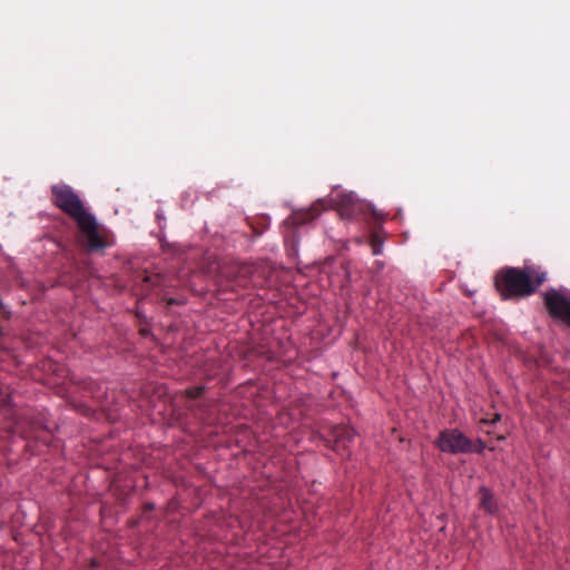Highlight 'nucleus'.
I'll return each mask as SVG.
<instances>
[{
	"label": "nucleus",
	"instance_id": "1",
	"mask_svg": "<svg viewBox=\"0 0 570 570\" xmlns=\"http://www.w3.org/2000/svg\"><path fill=\"white\" fill-rule=\"evenodd\" d=\"M52 204L71 217L86 237L87 248L99 250L107 247V242L99 233L97 219L90 214L78 194L66 184H58L51 187Z\"/></svg>",
	"mask_w": 570,
	"mask_h": 570
},
{
	"label": "nucleus",
	"instance_id": "2",
	"mask_svg": "<svg viewBox=\"0 0 570 570\" xmlns=\"http://www.w3.org/2000/svg\"><path fill=\"white\" fill-rule=\"evenodd\" d=\"M547 273L533 266L508 267L495 276V287L503 298L532 295L546 282Z\"/></svg>",
	"mask_w": 570,
	"mask_h": 570
},
{
	"label": "nucleus",
	"instance_id": "3",
	"mask_svg": "<svg viewBox=\"0 0 570 570\" xmlns=\"http://www.w3.org/2000/svg\"><path fill=\"white\" fill-rule=\"evenodd\" d=\"M436 445L442 452L451 454L470 453L473 450V442L458 429L442 431Z\"/></svg>",
	"mask_w": 570,
	"mask_h": 570
},
{
	"label": "nucleus",
	"instance_id": "4",
	"mask_svg": "<svg viewBox=\"0 0 570 570\" xmlns=\"http://www.w3.org/2000/svg\"><path fill=\"white\" fill-rule=\"evenodd\" d=\"M549 314L570 327V299L560 291L550 288L543 295Z\"/></svg>",
	"mask_w": 570,
	"mask_h": 570
},
{
	"label": "nucleus",
	"instance_id": "5",
	"mask_svg": "<svg viewBox=\"0 0 570 570\" xmlns=\"http://www.w3.org/2000/svg\"><path fill=\"white\" fill-rule=\"evenodd\" d=\"M337 210L344 219H356L364 215L370 205L357 199L352 193H341L335 200Z\"/></svg>",
	"mask_w": 570,
	"mask_h": 570
},
{
	"label": "nucleus",
	"instance_id": "6",
	"mask_svg": "<svg viewBox=\"0 0 570 570\" xmlns=\"http://www.w3.org/2000/svg\"><path fill=\"white\" fill-rule=\"evenodd\" d=\"M354 431L347 425H334L331 428L327 442L332 444V449L342 453L347 451L350 443L354 440Z\"/></svg>",
	"mask_w": 570,
	"mask_h": 570
},
{
	"label": "nucleus",
	"instance_id": "7",
	"mask_svg": "<svg viewBox=\"0 0 570 570\" xmlns=\"http://www.w3.org/2000/svg\"><path fill=\"white\" fill-rule=\"evenodd\" d=\"M326 209L325 200L318 199L307 209H299L292 213V215L287 218V225L292 224L294 226L304 225L308 222L314 220L316 217L321 215L323 210Z\"/></svg>",
	"mask_w": 570,
	"mask_h": 570
},
{
	"label": "nucleus",
	"instance_id": "8",
	"mask_svg": "<svg viewBox=\"0 0 570 570\" xmlns=\"http://www.w3.org/2000/svg\"><path fill=\"white\" fill-rule=\"evenodd\" d=\"M13 430L24 439H37L36 433L40 430H48V428L39 419L23 416L16 421Z\"/></svg>",
	"mask_w": 570,
	"mask_h": 570
},
{
	"label": "nucleus",
	"instance_id": "9",
	"mask_svg": "<svg viewBox=\"0 0 570 570\" xmlns=\"http://www.w3.org/2000/svg\"><path fill=\"white\" fill-rule=\"evenodd\" d=\"M480 494H481V502H480L481 508L490 514L495 513L498 510V507H497V502H495V499H494L492 492L489 489L482 487L480 489Z\"/></svg>",
	"mask_w": 570,
	"mask_h": 570
},
{
	"label": "nucleus",
	"instance_id": "10",
	"mask_svg": "<svg viewBox=\"0 0 570 570\" xmlns=\"http://www.w3.org/2000/svg\"><path fill=\"white\" fill-rule=\"evenodd\" d=\"M205 385L189 387L184 391V395L188 399H198L206 392Z\"/></svg>",
	"mask_w": 570,
	"mask_h": 570
},
{
	"label": "nucleus",
	"instance_id": "11",
	"mask_svg": "<svg viewBox=\"0 0 570 570\" xmlns=\"http://www.w3.org/2000/svg\"><path fill=\"white\" fill-rule=\"evenodd\" d=\"M10 403H11V395L8 392V389H3V386L0 384V411L10 406Z\"/></svg>",
	"mask_w": 570,
	"mask_h": 570
},
{
	"label": "nucleus",
	"instance_id": "12",
	"mask_svg": "<svg viewBox=\"0 0 570 570\" xmlns=\"http://www.w3.org/2000/svg\"><path fill=\"white\" fill-rule=\"evenodd\" d=\"M485 449V443L481 440V439H478L475 443H473V450L472 452H476V453H482Z\"/></svg>",
	"mask_w": 570,
	"mask_h": 570
},
{
	"label": "nucleus",
	"instance_id": "13",
	"mask_svg": "<svg viewBox=\"0 0 570 570\" xmlns=\"http://www.w3.org/2000/svg\"><path fill=\"white\" fill-rule=\"evenodd\" d=\"M500 417H501V416H500V414H498V413H497V414H494V416H493V419H492V420H489V419H482V420H481V422H482L483 424H489V423L493 424V423L498 422V421L500 420Z\"/></svg>",
	"mask_w": 570,
	"mask_h": 570
},
{
	"label": "nucleus",
	"instance_id": "14",
	"mask_svg": "<svg viewBox=\"0 0 570 570\" xmlns=\"http://www.w3.org/2000/svg\"><path fill=\"white\" fill-rule=\"evenodd\" d=\"M372 248H373V254H375V255L381 254V245L379 243H376L375 240L372 242Z\"/></svg>",
	"mask_w": 570,
	"mask_h": 570
},
{
	"label": "nucleus",
	"instance_id": "15",
	"mask_svg": "<svg viewBox=\"0 0 570 570\" xmlns=\"http://www.w3.org/2000/svg\"><path fill=\"white\" fill-rule=\"evenodd\" d=\"M142 509H144L145 513L146 512H150V511H153L155 509V504L154 503H146Z\"/></svg>",
	"mask_w": 570,
	"mask_h": 570
},
{
	"label": "nucleus",
	"instance_id": "16",
	"mask_svg": "<svg viewBox=\"0 0 570 570\" xmlns=\"http://www.w3.org/2000/svg\"><path fill=\"white\" fill-rule=\"evenodd\" d=\"M176 303H177V302H176V299H174V298L168 299V304H169V305H173V304H176Z\"/></svg>",
	"mask_w": 570,
	"mask_h": 570
},
{
	"label": "nucleus",
	"instance_id": "17",
	"mask_svg": "<svg viewBox=\"0 0 570 570\" xmlns=\"http://www.w3.org/2000/svg\"><path fill=\"white\" fill-rule=\"evenodd\" d=\"M3 335V328L0 326V336Z\"/></svg>",
	"mask_w": 570,
	"mask_h": 570
},
{
	"label": "nucleus",
	"instance_id": "18",
	"mask_svg": "<svg viewBox=\"0 0 570 570\" xmlns=\"http://www.w3.org/2000/svg\"><path fill=\"white\" fill-rule=\"evenodd\" d=\"M345 453H346V455H350V452H346V451H345V452H343V455H344ZM340 454L342 455V453H340Z\"/></svg>",
	"mask_w": 570,
	"mask_h": 570
}]
</instances>
